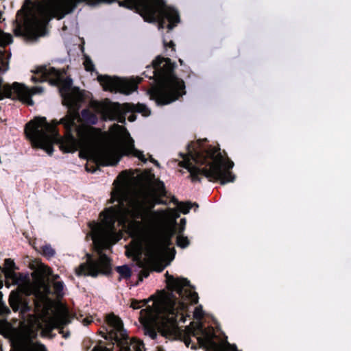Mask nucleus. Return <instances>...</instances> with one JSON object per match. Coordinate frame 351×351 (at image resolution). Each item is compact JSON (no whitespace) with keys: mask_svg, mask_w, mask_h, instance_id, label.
<instances>
[{"mask_svg":"<svg viewBox=\"0 0 351 351\" xmlns=\"http://www.w3.org/2000/svg\"><path fill=\"white\" fill-rule=\"evenodd\" d=\"M84 65L86 71L93 72L95 71V65L89 57H86Z\"/></svg>","mask_w":351,"mask_h":351,"instance_id":"cd10ccee","label":"nucleus"},{"mask_svg":"<svg viewBox=\"0 0 351 351\" xmlns=\"http://www.w3.org/2000/svg\"><path fill=\"white\" fill-rule=\"evenodd\" d=\"M180 223L183 226L186 224V219L184 218L180 219Z\"/></svg>","mask_w":351,"mask_h":351,"instance_id":"a19ab883","label":"nucleus"},{"mask_svg":"<svg viewBox=\"0 0 351 351\" xmlns=\"http://www.w3.org/2000/svg\"><path fill=\"white\" fill-rule=\"evenodd\" d=\"M112 209L106 208L102 213L103 219L100 223H93L90 226L92 240L95 251L99 254L97 260L88 259L75 269V274L96 277L101 270H106L110 267V258L103 251L109 249L112 245L121 239V234L114 228L115 222L119 223V217Z\"/></svg>","mask_w":351,"mask_h":351,"instance_id":"0eeeda50","label":"nucleus"},{"mask_svg":"<svg viewBox=\"0 0 351 351\" xmlns=\"http://www.w3.org/2000/svg\"><path fill=\"white\" fill-rule=\"evenodd\" d=\"M176 66L169 58L158 56L143 72L145 77L156 83L148 94L158 106L171 104L186 94L184 82L174 72Z\"/></svg>","mask_w":351,"mask_h":351,"instance_id":"423d86ee","label":"nucleus"},{"mask_svg":"<svg viewBox=\"0 0 351 351\" xmlns=\"http://www.w3.org/2000/svg\"><path fill=\"white\" fill-rule=\"evenodd\" d=\"M119 121H120V122H124V121H125V118L123 117V121H122V120H120Z\"/></svg>","mask_w":351,"mask_h":351,"instance_id":"a18cd8bd","label":"nucleus"},{"mask_svg":"<svg viewBox=\"0 0 351 351\" xmlns=\"http://www.w3.org/2000/svg\"><path fill=\"white\" fill-rule=\"evenodd\" d=\"M52 274L51 267L45 264L38 265L32 273V281H27L21 285L22 291L27 295H34L36 298L43 299L49 293V288L45 282V277Z\"/></svg>","mask_w":351,"mask_h":351,"instance_id":"ddd939ff","label":"nucleus"},{"mask_svg":"<svg viewBox=\"0 0 351 351\" xmlns=\"http://www.w3.org/2000/svg\"><path fill=\"white\" fill-rule=\"evenodd\" d=\"M204 317V313L202 311V306H198L195 308L193 311V317L195 319H201Z\"/></svg>","mask_w":351,"mask_h":351,"instance_id":"c85d7f7f","label":"nucleus"},{"mask_svg":"<svg viewBox=\"0 0 351 351\" xmlns=\"http://www.w3.org/2000/svg\"><path fill=\"white\" fill-rule=\"evenodd\" d=\"M32 0H25V2H24V4H23V9H25V7H29L32 4Z\"/></svg>","mask_w":351,"mask_h":351,"instance_id":"4c0bfd02","label":"nucleus"},{"mask_svg":"<svg viewBox=\"0 0 351 351\" xmlns=\"http://www.w3.org/2000/svg\"><path fill=\"white\" fill-rule=\"evenodd\" d=\"M140 278L142 279L143 278H147L149 276V271L147 269H143L140 272Z\"/></svg>","mask_w":351,"mask_h":351,"instance_id":"c9c22d12","label":"nucleus"},{"mask_svg":"<svg viewBox=\"0 0 351 351\" xmlns=\"http://www.w3.org/2000/svg\"><path fill=\"white\" fill-rule=\"evenodd\" d=\"M116 271L119 274V280L121 279H129L132 276V269L129 266L126 265L118 266L116 268Z\"/></svg>","mask_w":351,"mask_h":351,"instance_id":"aec40b11","label":"nucleus"},{"mask_svg":"<svg viewBox=\"0 0 351 351\" xmlns=\"http://www.w3.org/2000/svg\"><path fill=\"white\" fill-rule=\"evenodd\" d=\"M90 111H81L82 117L89 123L95 125L97 123L98 119L94 114H90Z\"/></svg>","mask_w":351,"mask_h":351,"instance_id":"5701e85b","label":"nucleus"},{"mask_svg":"<svg viewBox=\"0 0 351 351\" xmlns=\"http://www.w3.org/2000/svg\"><path fill=\"white\" fill-rule=\"evenodd\" d=\"M184 230V228H182L180 230V232H181L182 231H183Z\"/></svg>","mask_w":351,"mask_h":351,"instance_id":"49530a36","label":"nucleus"},{"mask_svg":"<svg viewBox=\"0 0 351 351\" xmlns=\"http://www.w3.org/2000/svg\"><path fill=\"white\" fill-rule=\"evenodd\" d=\"M41 254L46 257L47 259H50L53 257L56 254L55 250L51 247L50 244H45L41 247Z\"/></svg>","mask_w":351,"mask_h":351,"instance_id":"412c9836","label":"nucleus"},{"mask_svg":"<svg viewBox=\"0 0 351 351\" xmlns=\"http://www.w3.org/2000/svg\"><path fill=\"white\" fill-rule=\"evenodd\" d=\"M106 112H114L115 111H106ZM121 112H123L124 115H125L127 114V112H130V111H121ZM136 112L142 113V115L144 117H147L150 114L151 111L145 110V111H136Z\"/></svg>","mask_w":351,"mask_h":351,"instance_id":"f704fd0d","label":"nucleus"},{"mask_svg":"<svg viewBox=\"0 0 351 351\" xmlns=\"http://www.w3.org/2000/svg\"><path fill=\"white\" fill-rule=\"evenodd\" d=\"M179 62L182 64L183 63V60L182 59H179Z\"/></svg>","mask_w":351,"mask_h":351,"instance_id":"c03bdc74","label":"nucleus"},{"mask_svg":"<svg viewBox=\"0 0 351 351\" xmlns=\"http://www.w3.org/2000/svg\"><path fill=\"white\" fill-rule=\"evenodd\" d=\"M21 300L18 296H10L9 299V304L14 311H17L19 308Z\"/></svg>","mask_w":351,"mask_h":351,"instance_id":"a878e982","label":"nucleus"},{"mask_svg":"<svg viewBox=\"0 0 351 351\" xmlns=\"http://www.w3.org/2000/svg\"><path fill=\"white\" fill-rule=\"evenodd\" d=\"M167 287L171 293L162 291L154 300L152 306H149L140 311L139 321L147 330L146 333L154 339L157 337L156 330L152 328L158 326L162 335L166 337H173L178 334V327L177 318L181 314L186 305L183 302L177 301L172 293L175 291L179 296H183V290L190 286V282L184 278H174L166 273Z\"/></svg>","mask_w":351,"mask_h":351,"instance_id":"f03ea898","label":"nucleus"},{"mask_svg":"<svg viewBox=\"0 0 351 351\" xmlns=\"http://www.w3.org/2000/svg\"><path fill=\"white\" fill-rule=\"evenodd\" d=\"M13 41L12 36L10 34L4 33L0 30V46L5 47Z\"/></svg>","mask_w":351,"mask_h":351,"instance_id":"4be33fe9","label":"nucleus"},{"mask_svg":"<svg viewBox=\"0 0 351 351\" xmlns=\"http://www.w3.org/2000/svg\"><path fill=\"white\" fill-rule=\"evenodd\" d=\"M174 232L173 228L169 226H163L149 231L145 234L148 254L154 258L162 256L171 245Z\"/></svg>","mask_w":351,"mask_h":351,"instance_id":"f8f14e48","label":"nucleus"},{"mask_svg":"<svg viewBox=\"0 0 351 351\" xmlns=\"http://www.w3.org/2000/svg\"><path fill=\"white\" fill-rule=\"evenodd\" d=\"M41 327L40 323L35 326L32 322L21 326L12 337L11 351H47L44 344L33 341L37 337L38 330Z\"/></svg>","mask_w":351,"mask_h":351,"instance_id":"9b49d317","label":"nucleus"},{"mask_svg":"<svg viewBox=\"0 0 351 351\" xmlns=\"http://www.w3.org/2000/svg\"><path fill=\"white\" fill-rule=\"evenodd\" d=\"M178 208L182 213L186 215L192 208V204L191 202H181L178 205Z\"/></svg>","mask_w":351,"mask_h":351,"instance_id":"bb28decb","label":"nucleus"},{"mask_svg":"<svg viewBox=\"0 0 351 351\" xmlns=\"http://www.w3.org/2000/svg\"><path fill=\"white\" fill-rule=\"evenodd\" d=\"M21 12H22V9H21V10H18V12H17V16H19V15L21 14Z\"/></svg>","mask_w":351,"mask_h":351,"instance_id":"37998d69","label":"nucleus"},{"mask_svg":"<svg viewBox=\"0 0 351 351\" xmlns=\"http://www.w3.org/2000/svg\"><path fill=\"white\" fill-rule=\"evenodd\" d=\"M34 74L31 77L32 82L48 81L58 86L62 104L67 107V110H149L144 105L137 108L134 104H125L123 108L119 103L112 102L108 98L95 99L90 92L73 86V80L69 76H65L64 70L40 66L36 68Z\"/></svg>","mask_w":351,"mask_h":351,"instance_id":"20e7f679","label":"nucleus"},{"mask_svg":"<svg viewBox=\"0 0 351 351\" xmlns=\"http://www.w3.org/2000/svg\"><path fill=\"white\" fill-rule=\"evenodd\" d=\"M54 287L56 290H62L63 289V285L61 282H56L54 284Z\"/></svg>","mask_w":351,"mask_h":351,"instance_id":"e433bc0d","label":"nucleus"},{"mask_svg":"<svg viewBox=\"0 0 351 351\" xmlns=\"http://www.w3.org/2000/svg\"><path fill=\"white\" fill-rule=\"evenodd\" d=\"M97 74V81L106 91L120 93L124 95H130L138 88V85L142 82V78L137 77L134 79L121 78L119 77H110L107 75Z\"/></svg>","mask_w":351,"mask_h":351,"instance_id":"4468645a","label":"nucleus"},{"mask_svg":"<svg viewBox=\"0 0 351 351\" xmlns=\"http://www.w3.org/2000/svg\"><path fill=\"white\" fill-rule=\"evenodd\" d=\"M9 68L8 62L5 59V53L0 51V75L8 71ZM43 93L42 86H35L29 88L23 84L14 82L12 85L4 84L3 78L0 76V99L4 96L12 97L17 104L26 106H33L34 101L32 97L36 94Z\"/></svg>","mask_w":351,"mask_h":351,"instance_id":"9d476101","label":"nucleus"},{"mask_svg":"<svg viewBox=\"0 0 351 351\" xmlns=\"http://www.w3.org/2000/svg\"><path fill=\"white\" fill-rule=\"evenodd\" d=\"M163 182L156 183L150 190L141 189L130 194L128 188L120 186L112 193V199L117 205L108 208L119 217V226H127L130 234L139 236L142 234V223L138 219H145L148 213L156 204H166L161 198L166 196Z\"/></svg>","mask_w":351,"mask_h":351,"instance_id":"7ed1b4c3","label":"nucleus"},{"mask_svg":"<svg viewBox=\"0 0 351 351\" xmlns=\"http://www.w3.org/2000/svg\"><path fill=\"white\" fill-rule=\"evenodd\" d=\"M15 263L11 258H6L4 261L3 272L8 278H14L16 274L14 272Z\"/></svg>","mask_w":351,"mask_h":351,"instance_id":"a211bd4d","label":"nucleus"},{"mask_svg":"<svg viewBox=\"0 0 351 351\" xmlns=\"http://www.w3.org/2000/svg\"><path fill=\"white\" fill-rule=\"evenodd\" d=\"M125 149L126 155L132 154L134 156L138 158L143 162L145 163L147 162V159L145 157L143 152L135 149L132 143H127L125 147Z\"/></svg>","mask_w":351,"mask_h":351,"instance_id":"6ab92c4d","label":"nucleus"},{"mask_svg":"<svg viewBox=\"0 0 351 351\" xmlns=\"http://www.w3.org/2000/svg\"><path fill=\"white\" fill-rule=\"evenodd\" d=\"M128 119H129V121H134V117H133V116H130V117L128 118Z\"/></svg>","mask_w":351,"mask_h":351,"instance_id":"79ce46f5","label":"nucleus"},{"mask_svg":"<svg viewBox=\"0 0 351 351\" xmlns=\"http://www.w3.org/2000/svg\"><path fill=\"white\" fill-rule=\"evenodd\" d=\"M163 45L166 50L169 47L171 49V52L176 51V48H175L176 45L172 40H169V42H167V40L165 38H164L163 39Z\"/></svg>","mask_w":351,"mask_h":351,"instance_id":"c756f323","label":"nucleus"},{"mask_svg":"<svg viewBox=\"0 0 351 351\" xmlns=\"http://www.w3.org/2000/svg\"><path fill=\"white\" fill-rule=\"evenodd\" d=\"M106 322L108 328L106 334L104 336L106 339H110L114 342L117 339H123L126 334L123 329L121 319L114 313H110L106 316Z\"/></svg>","mask_w":351,"mask_h":351,"instance_id":"2eb2a0df","label":"nucleus"},{"mask_svg":"<svg viewBox=\"0 0 351 351\" xmlns=\"http://www.w3.org/2000/svg\"><path fill=\"white\" fill-rule=\"evenodd\" d=\"M69 114L59 122L47 123L45 117H36L25 125V134L34 148L53 152L56 144L63 153H73L78 149L104 166L115 165L120 156L117 149L109 142L108 134L100 128L82 123L75 128L77 138L72 134L79 111Z\"/></svg>","mask_w":351,"mask_h":351,"instance_id":"f257e3e1","label":"nucleus"},{"mask_svg":"<svg viewBox=\"0 0 351 351\" xmlns=\"http://www.w3.org/2000/svg\"><path fill=\"white\" fill-rule=\"evenodd\" d=\"M188 149L192 161L184 158L179 165L188 170L193 182H201L202 176L210 182L219 181L221 184L234 181L235 176L230 171L234 162L222 155L219 147L208 145L204 139L191 143Z\"/></svg>","mask_w":351,"mask_h":351,"instance_id":"39448f33","label":"nucleus"},{"mask_svg":"<svg viewBox=\"0 0 351 351\" xmlns=\"http://www.w3.org/2000/svg\"><path fill=\"white\" fill-rule=\"evenodd\" d=\"M92 351H112V350L104 346L97 345L93 348Z\"/></svg>","mask_w":351,"mask_h":351,"instance_id":"72a5a7b5","label":"nucleus"},{"mask_svg":"<svg viewBox=\"0 0 351 351\" xmlns=\"http://www.w3.org/2000/svg\"><path fill=\"white\" fill-rule=\"evenodd\" d=\"M117 343L120 351H144V344L142 341L136 339H128V336H125L123 339H117L112 344Z\"/></svg>","mask_w":351,"mask_h":351,"instance_id":"dca6fc26","label":"nucleus"},{"mask_svg":"<svg viewBox=\"0 0 351 351\" xmlns=\"http://www.w3.org/2000/svg\"><path fill=\"white\" fill-rule=\"evenodd\" d=\"M176 245L181 248H185L189 245V241L186 237L178 234L176 238Z\"/></svg>","mask_w":351,"mask_h":351,"instance_id":"b1692460","label":"nucleus"},{"mask_svg":"<svg viewBox=\"0 0 351 351\" xmlns=\"http://www.w3.org/2000/svg\"><path fill=\"white\" fill-rule=\"evenodd\" d=\"M53 329V328L51 323L49 322V320H47L44 328H43L42 333L48 334L51 332Z\"/></svg>","mask_w":351,"mask_h":351,"instance_id":"473e14b6","label":"nucleus"},{"mask_svg":"<svg viewBox=\"0 0 351 351\" xmlns=\"http://www.w3.org/2000/svg\"><path fill=\"white\" fill-rule=\"evenodd\" d=\"M9 311H10L9 309L6 306H0V313L1 314L4 313H8Z\"/></svg>","mask_w":351,"mask_h":351,"instance_id":"58836bf2","label":"nucleus"},{"mask_svg":"<svg viewBox=\"0 0 351 351\" xmlns=\"http://www.w3.org/2000/svg\"><path fill=\"white\" fill-rule=\"evenodd\" d=\"M150 161L152 162H153L154 164H155L156 165H158V162L157 160H154V158H152V156H150Z\"/></svg>","mask_w":351,"mask_h":351,"instance_id":"ea45409f","label":"nucleus"},{"mask_svg":"<svg viewBox=\"0 0 351 351\" xmlns=\"http://www.w3.org/2000/svg\"><path fill=\"white\" fill-rule=\"evenodd\" d=\"M9 326L10 325L6 321H0V333L3 334L5 331H7Z\"/></svg>","mask_w":351,"mask_h":351,"instance_id":"2f4dec72","label":"nucleus"},{"mask_svg":"<svg viewBox=\"0 0 351 351\" xmlns=\"http://www.w3.org/2000/svg\"><path fill=\"white\" fill-rule=\"evenodd\" d=\"M90 5L111 4L117 2L121 7L134 10L145 21L157 23L159 29L171 31L180 22V14L175 8L168 5L165 0H78Z\"/></svg>","mask_w":351,"mask_h":351,"instance_id":"6e6552de","label":"nucleus"},{"mask_svg":"<svg viewBox=\"0 0 351 351\" xmlns=\"http://www.w3.org/2000/svg\"><path fill=\"white\" fill-rule=\"evenodd\" d=\"M75 7L76 3L73 0H46L45 4H40L38 7L40 19L24 25L16 21L17 25L14 31V34L16 36H24L29 40H36L39 36L45 35L46 25L51 19H62Z\"/></svg>","mask_w":351,"mask_h":351,"instance_id":"1a4fd4ad","label":"nucleus"},{"mask_svg":"<svg viewBox=\"0 0 351 351\" xmlns=\"http://www.w3.org/2000/svg\"><path fill=\"white\" fill-rule=\"evenodd\" d=\"M197 339L199 347L201 348H204L207 350H215L217 348V344L209 335L206 334L203 337H199Z\"/></svg>","mask_w":351,"mask_h":351,"instance_id":"f3484780","label":"nucleus"},{"mask_svg":"<svg viewBox=\"0 0 351 351\" xmlns=\"http://www.w3.org/2000/svg\"><path fill=\"white\" fill-rule=\"evenodd\" d=\"M145 304V302H143L141 301L133 300L131 302L130 307H132L134 309H138Z\"/></svg>","mask_w":351,"mask_h":351,"instance_id":"7c9ffc66","label":"nucleus"},{"mask_svg":"<svg viewBox=\"0 0 351 351\" xmlns=\"http://www.w3.org/2000/svg\"><path fill=\"white\" fill-rule=\"evenodd\" d=\"M48 320L53 328H60L64 324L63 318L60 317H52L49 318Z\"/></svg>","mask_w":351,"mask_h":351,"instance_id":"393cba45","label":"nucleus"}]
</instances>
